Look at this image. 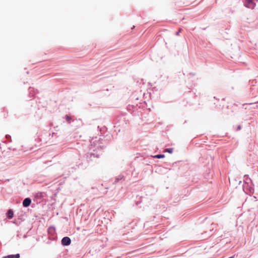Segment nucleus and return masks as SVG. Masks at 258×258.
Segmentation results:
<instances>
[{
  "mask_svg": "<svg viewBox=\"0 0 258 258\" xmlns=\"http://www.w3.org/2000/svg\"><path fill=\"white\" fill-rule=\"evenodd\" d=\"M13 215L14 214L13 210L11 209L9 210L7 213V217L9 219H12L13 217Z\"/></svg>",
  "mask_w": 258,
  "mask_h": 258,
  "instance_id": "8",
  "label": "nucleus"
},
{
  "mask_svg": "<svg viewBox=\"0 0 258 258\" xmlns=\"http://www.w3.org/2000/svg\"><path fill=\"white\" fill-rule=\"evenodd\" d=\"M165 151L169 153H172L173 151V148H167L165 149Z\"/></svg>",
  "mask_w": 258,
  "mask_h": 258,
  "instance_id": "12",
  "label": "nucleus"
},
{
  "mask_svg": "<svg viewBox=\"0 0 258 258\" xmlns=\"http://www.w3.org/2000/svg\"><path fill=\"white\" fill-rule=\"evenodd\" d=\"M181 28H180V29L178 30V31H177V32H176L175 35H176V36H178V35H179V33L181 32Z\"/></svg>",
  "mask_w": 258,
  "mask_h": 258,
  "instance_id": "14",
  "label": "nucleus"
},
{
  "mask_svg": "<svg viewBox=\"0 0 258 258\" xmlns=\"http://www.w3.org/2000/svg\"><path fill=\"white\" fill-rule=\"evenodd\" d=\"M37 90L33 87H29V96L30 98H32L34 96L35 94L37 93Z\"/></svg>",
  "mask_w": 258,
  "mask_h": 258,
  "instance_id": "4",
  "label": "nucleus"
},
{
  "mask_svg": "<svg viewBox=\"0 0 258 258\" xmlns=\"http://www.w3.org/2000/svg\"><path fill=\"white\" fill-rule=\"evenodd\" d=\"M241 125H238V126L237 127V129H236V130H237V131H239V130H241Z\"/></svg>",
  "mask_w": 258,
  "mask_h": 258,
  "instance_id": "15",
  "label": "nucleus"
},
{
  "mask_svg": "<svg viewBox=\"0 0 258 258\" xmlns=\"http://www.w3.org/2000/svg\"><path fill=\"white\" fill-rule=\"evenodd\" d=\"M31 203V200L29 198H27L25 199L23 202V206L24 207H27L29 206H30Z\"/></svg>",
  "mask_w": 258,
  "mask_h": 258,
  "instance_id": "5",
  "label": "nucleus"
},
{
  "mask_svg": "<svg viewBox=\"0 0 258 258\" xmlns=\"http://www.w3.org/2000/svg\"><path fill=\"white\" fill-rule=\"evenodd\" d=\"M20 257V254L17 253L16 254L8 255L7 256H5L4 258H19Z\"/></svg>",
  "mask_w": 258,
  "mask_h": 258,
  "instance_id": "7",
  "label": "nucleus"
},
{
  "mask_svg": "<svg viewBox=\"0 0 258 258\" xmlns=\"http://www.w3.org/2000/svg\"><path fill=\"white\" fill-rule=\"evenodd\" d=\"M71 240L70 237L66 236L64 237L61 241V244L63 246H68L71 244Z\"/></svg>",
  "mask_w": 258,
  "mask_h": 258,
  "instance_id": "3",
  "label": "nucleus"
},
{
  "mask_svg": "<svg viewBox=\"0 0 258 258\" xmlns=\"http://www.w3.org/2000/svg\"><path fill=\"white\" fill-rule=\"evenodd\" d=\"M244 6L252 10L254 9L256 6V4L253 2V0H243Z\"/></svg>",
  "mask_w": 258,
  "mask_h": 258,
  "instance_id": "2",
  "label": "nucleus"
},
{
  "mask_svg": "<svg viewBox=\"0 0 258 258\" xmlns=\"http://www.w3.org/2000/svg\"><path fill=\"white\" fill-rule=\"evenodd\" d=\"M48 234L53 236L55 234V229L54 227H49L47 230Z\"/></svg>",
  "mask_w": 258,
  "mask_h": 258,
  "instance_id": "6",
  "label": "nucleus"
},
{
  "mask_svg": "<svg viewBox=\"0 0 258 258\" xmlns=\"http://www.w3.org/2000/svg\"><path fill=\"white\" fill-rule=\"evenodd\" d=\"M64 118L69 123H70L71 122L72 117L71 116L69 115H66Z\"/></svg>",
  "mask_w": 258,
  "mask_h": 258,
  "instance_id": "9",
  "label": "nucleus"
},
{
  "mask_svg": "<svg viewBox=\"0 0 258 258\" xmlns=\"http://www.w3.org/2000/svg\"><path fill=\"white\" fill-rule=\"evenodd\" d=\"M103 146H97L93 149H90L86 155L88 162H96L97 159L99 158L103 154Z\"/></svg>",
  "mask_w": 258,
  "mask_h": 258,
  "instance_id": "1",
  "label": "nucleus"
},
{
  "mask_svg": "<svg viewBox=\"0 0 258 258\" xmlns=\"http://www.w3.org/2000/svg\"><path fill=\"white\" fill-rule=\"evenodd\" d=\"M244 177H245V180H249V181H250L251 182L252 181H251V179H250V178H249L248 177V175H244Z\"/></svg>",
  "mask_w": 258,
  "mask_h": 258,
  "instance_id": "13",
  "label": "nucleus"
},
{
  "mask_svg": "<svg viewBox=\"0 0 258 258\" xmlns=\"http://www.w3.org/2000/svg\"><path fill=\"white\" fill-rule=\"evenodd\" d=\"M153 157L155 158L160 159V158H164L165 155L164 154H158V155L154 156Z\"/></svg>",
  "mask_w": 258,
  "mask_h": 258,
  "instance_id": "10",
  "label": "nucleus"
},
{
  "mask_svg": "<svg viewBox=\"0 0 258 258\" xmlns=\"http://www.w3.org/2000/svg\"><path fill=\"white\" fill-rule=\"evenodd\" d=\"M122 179V177L121 176H118V177L116 178L115 179V181L114 182V183H117L120 180Z\"/></svg>",
  "mask_w": 258,
  "mask_h": 258,
  "instance_id": "11",
  "label": "nucleus"
}]
</instances>
